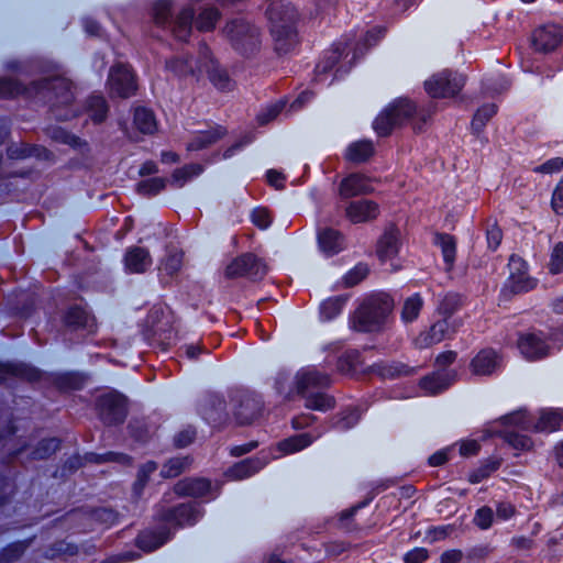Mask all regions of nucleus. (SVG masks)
I'll return each instance as SVG.
<instances>
[{
	"mask_svg": "<svg viewBox=\"0 0 563 563\" xmlns=\"http://www.w3.org/2000/svg\"><path fill=\"white\" fill-rule=\"evenodd\" d=\"M23 93L49 103L51 111L57 120L66 121L77 115L70 108L62 110L63 107H69L74 99L73 84L64 77L45 78L29 88L11 79H0V98H12Z\"/></svg>",
	"mask_w": 563,
	"mask_h": 563,
	"instance_id": "f257e3e1",
	"label": "nucleus"
},
{
	"mask_svg": "<svg viewBox=\"0 0 563 563\" xmlns=\"http://www.w3.org/2000/svg\"><path fill=\"white\" fill-rule=\"evenodd\" d=\"M505 429L500 432L503 439L515 450L526 451L531 449L532 440L521 433L522 431L554 432L563 424V411L544 409L537 421L525 410H517L500 419Z\"/></svg>",
	"mask_w": 563,
	"mask_h": 563,
	"instance_id": "f03ea898",
	"label": "nucleus"
},
{
	"mask_svg": "<svg viewBox=\"0 0 563 563\" xmlns=\"http://www.w3.org/2000/svg\"><path fill=\"white\" fill-rule=\"evenodd\" d=\"M383 27H374L366 33L357 35L356 33L347 35L345 38L334 43L332 48L323 55L316 66V79L322 81V75L330 71L341 59H347V64L354 63L364 55L366 49L375 45L384 35Z\"/></svg>",
	"mask_w": 563,
	"mask_h": 563,
	"instance_id": "7ed1b4c3",
	"label": "nucleus"
},
{
	"mask_svg": "<svg viewBox=\"0 0 563 563\" xmlns=\"http://www.w3.org/2000/svg\"><path fill=\"white\" fill-rule=\"evenodd\" d=\"M393 309V300L387 294H372L364 298L350 319L351 327L360 332L380 329Z\"/></svg>",
	"mask_w": 563,
	"mask_h": 563,
	"instance_id": "20e7f679",
	"label": "nucleus"
},
{
	"mask_svg": "<svg viewBox=\"0 0 563 563\" xmlns=\"http://www.w3.org/2000/svg\"><path fill=\"white\" fill-rule=\"evenodd\" d=\"M271 22V32L278 52H288L296 43L295 23L298 18L296 9L290 3L272 2L266 11Z\"/></svg>",
	"mask_w": 563,
	"mask_h": 563,
	"instance_id": "39448f33",
	"label": "nucleus"
},
{
	"mask_svg": "<svg viewBox=\"0 0 563 563\" xmlns=\"http://www.w3.org/2000/svg\"><path fill=\"white\" fill-rule=\"evenodd\" d=\"M172 3L168 0H158L153 4V19L158 26L169 25L174 36L186 41L191 33L194 9L184 8L174 21H169Z\"/></svg>",
	"mask_w": 563,
	"mask_h": 563,
	"instance_id": "423d86ee",
	"label": "nucleus"
},
{
	"mask_svg": "<svg viewBox=\"0 0 563 563\" xmlns=\"http://www.w3.org/2000/svg\"><path fill=\"white\" fill-rule=\"evenodd\" d=\"M415 112L416 106L410 100L400 98L377 115L373 128L379 136H387L396 126L410 119Z\"/></svg>",
	"mask_w": 563,
	"mask_h": 563,
	"instance_id": "0eeeda50",
	"label": "nucleus"
},
{
	"mask_svg": "<svg viewBox=\"0 0 563 563\" xmlns=\"http://www.w3.org/2000/svg\"><path fill=\"white\" fill-rule=\"evenodd\" d=\"M465 85L462 74L443 70L426 80L424 89L432 98H451L457 95Z\"/></svg>",
	"mask_w": 563,
	"mask_h": 563,
	"instance_id": "6e6552de",
	"label": "nucleus"
},
{
	"mask_svg": "<svg viewBox=\"0 0 563 563\" xmlns=\"http://www.w3.org/2000/svg\"><path fill=\"white\" fill-rule=\"evenodd\" d=\"M231 405L233 415L239 424L252 423L261 413L263 404L256 395L239 390L232 394Z\"/></svg>",
	"mask_w": 563,
	"mask_h": 563,
	"instance_id": "1a4fd4ad",
	"label": "nucleus"
},
{
	"mask_svg": "<svg viewBox=\"0 0 563 563\" xmlns=\"http://www.w3.org/2000/svg\"><path fill=\"white\" fill-rule=\"evenodd\" d=\"M267 273L266 264L256 255L246 253L234 258L225 268L228 278L247 277L256 280L262 279Z\"/></svg>",
	"mask_w": 563,
	"mask_h": 563,
	"instance_id": "9d476101",
	"label": "nucleus"
},
{
	"mask_svg": "<svg viewBox=\"0 0 563 563\" xmlns=\"http://www.w3.org/2000/svg\"><path fill=\"white\" fill-rule=\"evenodd\" d=\"M224 32L229 36L235 49L242 54H246L256 47L258 43V32L254 25L245 22L244 20H233L228 23Z\"/></svg>",
	"mask_w": 563,
	"mask_h": 563,
	"instance_id": "9b49d317",
	"label": "nucleus"
},
{
	"mask_svg": "<svg viewBox=\"0 0 563 563\" xmlns=\"http://www.w3.org/2000/svg\"><path fill=\"white\" fill-rule=\"evenodd\" d=\"M509 277L505 287L512 294L527 292L536 288L537 279L529 276L528 265L520 256L512 254L508 262Z\"/></svg>",
	"mask_w": 563,
	"mask_h": 563,
	"instance_id": "f8f14e48",
	"label": "nucleus"
},
{
	"mask_svg": "<svg viewBox=\"0 0 563 563\" xmlns=\"http://www.w3.org/2000/svg\"><path fill=\"white\" fill-rule=\"evenodd\" d=\"M108 85L110 92L121 98L133 96L137 89L135 75L125 64H117L111 67Z\"/></svg>",
	"mask_w": 563,
	"mask_h": 563,
	"instance_id": "ddd939ff",
	"label": "nucleus"
},
{
	"mask_svg": "<svg viewBox=\"0 0 563 563\" xmlns=\"http://www.w3.org/2000/svg\"><path fill=\"white\" fill-rule=\"evenodd\" d=\"M98 410L106 424L122 423L126 417V400L117 393H109L99 397Z\"/></svg>",
	"mask_w": 563,
	"mask_h": 563,
	"instance_id": "4468645a",
	"label": "nucleus"
},
{
	"mask_svg": "<svg viewBox=\"0 0 563 563\" xmlns=\"http://www.w3.org/2000/svg\"><path fill=\"white\" fill-rule=\"evenodd\" d=\"M203 516L201 506L197 503L180 504L163 514L162 520L176 526H194Z\"/></svg>",
	"mask_w": 563,
	"mask_h": 563,
	"instance_id": "2eb2a0df",
	"label": "nucleus"
},
{
	"mask_svg": "<svg viewBox=\"0 0 563 563\" xmlns=\"http://www.w3.org/2000/svg\"><path fill=\"white\" fill-rule=\"evenodd\" d=\"M174 492L178 496L209 499H214L219 495V488L213 487L207 478H184L175 484Z\"/></svg>",
	"mask_w": 563,
	"mask_h": 563,
	"instance_id": "dca6fc26",
	"label": "nucleus"
},
{
	"mask_svg": "<svg viewBox=\"0 0 563 563\" xmlns=\"http://www.w3.org/2000/svg\"><path fill=\"white\" fill-rule=\"evenodd\" d=\"M455 332V327L448 318L434 322L429 330L421 332L415 339L418 349H427L450 338Z\"/></svg>",
	"mask_w": 563,
	"mask_h": 563,
	"instance_id": "f3484780",
	"label": "nucleus"
},
{
	"mask_svg": "<svg viewBox=\"0 0 563 563\" xmlns=\"http://www.w3.org/2000/svg\"><path fill=\"white\" fill-rule=\"evenodd\" d=\"M132 459L123 453H117V452H107L104 454H97V453H87L84 457L79 455H74L65 463V468L69 472L76 471L80 466H82L85 463H96V464H102V463H118L122 465H129L131 464Z\"/></svg>",
	"mask_w": 563,
	"mask_h": 563,
	"instance_id": "a211bd4d",
	"label": "nucleus"
},
{
	"mask_svg": "<svg viewBox=\"0 0 563 563\" xmlns=\"http://www.w3.org/2000/svg\"><path fill=\"white\" fill-rule=\"evenodd\" d=\"M563 40V31L556 24H545L533 32L532 42L537 51L551 52Z\"/></svg>",
	"mask_w": 563,
	"mask_h": 563,
	"instance_id": "6ab92c4d",
	"label": "nucleus"
},
{
	"mask_svg": "<svg viewBox=\"0 0 563 563\" xmlns=\"http://www.w3.org/2000/svg\"><path fill=\"white\" fill-rule=\"evenodd\" d=\"M201 55L203 58V71L212 85L222 91H229L233 88V81L225 70L221 69L218 64L212 59L210 49L207 46L201 47Z\"/></svg>",
	"mask_w": 563,
	"mask_h": 563,
	"instance_id": "aec40b11",
	"label": "nucleus"
},
{
	"mask_svg": "<svg viewBox=\"0 0 563 563\" xmlns=\"http://www.w3.org/2000/svg\"><path fill=\"white\" fill-rule=\"evenodd\" d=\"M373 191L369 178L360 173L344 177L339 185V195L343 199L366 195Z\"/></svg>",
	"mask_w": 563,
	"mask_h": 563,
	"instance_id": "412c9836",
	"label": "nucleus"
},
{
	"mask_svg": "<svg viewBox=\"0 0 563 563\" xmlns=\"http://www.w3.org/2000/svg\"><path fill=\"white\" fill-rule=\"evenodd\" d=\"M345 214L353 223L368 222L378 217L379 206L368 199L352 201L347 205Z\"/></svg>",
	"mask_w": 563,
	"mask_h": 563,
	"instance_id": "4be33fe9",
	"label": "nucleus"
},
{
	"mask_svg": "<svg viewBox=\"0 0 563 563\" xmlns=\"http://www.w3.org/2000/svg\"><path fill=\"white\" fill-rule=\"evenodd\" d=\"M330 385V376L314 367L300 369L296 375V388L298 394L305 395L311 388L327 387Z\"/></svg>",
	"mask_w": 563,
	"mask_h": 563,
	"instance_id": "5701e85b",
	"label": "nucleus"
},
{
	"mask_svg": "<svg viewBox=\"0 0 563 563\" xmlns=\"http://www.w3.org/2000/svg\"><path fill=\"white\" fill-rule=\"evenodd\" d=\"M268 461L269 457L266 454L246 459L230 467L225 475L230 479H244L261 471Z\"/></svg>",
	"mask_w": 563,
	"mask_h": 563,
	"instance_id": "b1692460",
	"label": "nucleus"
},
{
	"mask_svg": "<svg viewBox=\"0 0 563 563\" xmlns=\"http://www.w3.org/2000/svg\"><path fill=\"white\" fill-rule=\"evenodd\" d=\"M518 347L528 360H539L548 355V345L540 334L527 333L519 338Z\"/></svg>",
	"mask_w": 563,
	"mask_h": 563,
	"instance_id": "393cba45",
	"label": "nucleus"
},
{
	"mask_svg": "<svg viewBox=\"0 0 563 563\" xmlns=\"http://www.w3.org/2000/svg\"><path fill=\"white\" fill-rule=\"evenodd\" d=\"M501 358L493 349L479 351L471 362L475 375H490L500 367Z\"/></svg>",
	"mask_w": 563,
	"mask_h": 563,
	"instance_id": "a878e982",
	"label": "nucleus"
},
{
	"mask_svg": "<svg viewBox=\"0 0 563 563\" xmlns=\"http://www.w3.org/2000/svg\"><path fill=\"white\" fill-rule=\"evenodd\" d=\"M152 265L150 252L140 246L131 247L124 255L125 271L131 274H141L146 272Z\"/></svg>",
	"mask_w": 563,
	"mask_h": 563,
	"instance_id": "bb28decb",
	"label": "nucleus"
},
{
	"mask_svg": "<svg viewBox=\"0 0 563 563\" xmlns=\"http://www.w3.org/2000/svg\"><path fill=\"white\" fill-rule=\"evenodd\" d=\"M454 371L434 372L420 380V387L427 395H435L445 390L455 380Z\"/></svg>",
	"mask_w": 563,
	"mask_h": 563,
	"instance_id": "cd10ccee",
	"label": "nucleus"
},
{
	"mask_svg": "<svg viewBox=\"0 0 563 563\" xmlns=\"http://www.w3.org/2000/svg\"><path fill=\"white\" fill-rule=\"evenodd\" d=\"M170 539V530H141L135 542L144 552H152Z\"/></svg>",
	"mask_w": 563,
	"mask_h": 563,
	"instance_id": "c85d7f7f",
	"label": "nucleus"
},
{
	"mask_svg": "<svg viewBox=\"0 0 563 563\" xmlns=\"http://www.w3.org/2000/svg\"><path fill=\"white\" fill-rule=\"evenodd\" d=\"M399 252V234L396 230H387L377 243V256L382 263L394 260Z\"/></svg>",
	"mask_w": 563,
	"mask_h": 563,
	"instance_id": "c756f323",
	"label": "nucleus"
},
{
	"mask_svg": "<svg viewBox=\"0 0 563 563\" xmlns=\"http://www.w3.org/2000/svg\"><path fill=\"white\" fill-rule=\"evenodd\" d=\"M224 133L225 130L221 126L211 128L206 131H197L188 142L187 150L190 152L203 150L220 140Z\"/></svg>",
	"mask_w": 563,
	"mask_h": 563,
	"instance_id": "7c9ffc66",
	"label": "nucleus"
},
{
	"mask_svg": "<svg viewBox=\"0 0 563 563\" xmlns=\"http://www.w3.org/2000/svg\"><path fill=\"white\" fill-rule=\"evenodd\" d=\"M320 250L328 256L334 255L343 250L344 239L333 229H323L318 233Z\"/></svg>",
	"mask_w": 563,
	"mask_h": 563,
	"instance_id": "2f4dec72",
	"label": "nucleus"
},
{
	"mask_svg": "<svg viewBox=\"0 0 563 563\" xmlns=\"http://www.w3.org/2000/svg\"><path fill=\"white\" fill-rule=\"evenodd\" d=\"M374 154V144L369 140H360L349 144L344 152V158L351 163H363Z\"/></svg>",
	"mask_w": 563,
	"mask_h": 563,
	"instance_id": "473e14b6",
	"label": "nucleus"
},
{
	"mask_svg": "<svg viewBox=\"0 0 563 563\" xmlns=\"http://www.w3.org/2000/svg\"><path fill=\"white\" fill-rule=\"evenodd\" d=\"M10 159H24L27 157H36L41 159H49L51 152L43 146H31L25 143L12 144L7 151Z\"/></svg>",
	"mask_w": 563,
	"mask_h": 563,
	"instance_id": "72a5a7b5",
	"label": "nucleus"
},
{
	"mask_svg": "<svg viewBox=\"0 0 563 563\" xmlns=\"http://www.w3.org/2000/svg\"><path fill=\"white\" fill-rule=\"evenodd\" d=\"M166 67L180 77L187 75H201L203 73V58L200 54V58L195 63V65L192 59L173 58L167 62Z\"/></svg>",
	"mask_w": 563,
	"mask_h": 563,
	"instance_id": "f704fd0d",
	"label": "nucleus"
},
{
	"mask_svg": "<svg viewBox=\"0 0 563 563\" xmlns=\"http://www.w3.org/2000/svg\"><path fill=\"white\" fill-rule=\"evenodd\" d=\"M434 244L441 249L443 261L446 269L451 271L455 263L456 256V240L453 235L448 233H438L434 238Z\"/></svg>",
	"mask_w": 563,
	"mask_h": 563,
	"instance_id": "c9c22d12",
	"label": "nucleus"
},
{
	"mask_svg": "<svg viewBox=\"0 0 563 563\" xmlns=\"http://www.w3.org/2000/svg\"><path fill=\"white\" fill-rule=\"evenodd\" d=\"M133 122L135 128L143 134H153L157 130V122L153 111L145 107L135 108Z\"/></svg>",
	"mask_w": 563,
	"mask_h": 563,
	"instance_id": "e433bc0d",
	"label": "nucleus"
},
{
	"mask_svg": "<svg viewBox=\"0 0 563 563\" xmlns=\"http://www.w3.org/2000/svg\"><path fill=\"white\" fill-rule=\"evenodd\" d=\"M349 300L347 296L330 297L320 305V318L322 321H331L343 310Z\"/></svg>",
	"mask_w": 563,
	"mask_h": 563,
	"instance_id": "4c0bfd02",
	"label": "nucleus"
},
{
	"mask_svg": "<svg viewBox=\"0 0 563 563\" xmlns=\"http://www.w3.org/2000/svg\"><path fill=\"white\" fill-rule=\"evenodd\" d=\"M314 441L309 433L292 435L278 443L277 450L284 454H292L309 446Z\"/></svg>",
	"mask_w": 563,
	"mask_h": 563,
	"instance_id": "58836bf2",
	"label": "nucleus"
},
{
	"mask_svg": "<svg viewBox=\"0 0 563 563\" xmlns=\"http://www.w3.org/2000/svg\"><path fill=\"white\" fill-rule=\"evenodd\" d=\"M65 324L70 328H88L91 329L93 325V319L90 314L81 307L75 306L67 310L64 317Z\"/></svg>",
	"mask_w": 563,
	"mask_h": 563,
	"instance_id": "ea45409f",
	"label": "nucleus"
},
{
	"mask_svg": "<svg viewBox=\"0 0 563 563\" xmlns=\"http://www.w3.org/2000/svg\"><path fill=\"white\" fill-rule=\"evenodd\" d=\"M423 307V299L421 298L420 294L416 292L411 296H409L405 302L401 310V320L405 323H410L415 321L421 309Z\"/></svg>",
	"mask_w": 563,
	"mask_h": 563,
	"instance_id": "a19ab883",
	"label": "nucleus"
},
{
	"mask_svg": "<svg viewBox=\"0 0 563 563\" xmlns=\"http://www.w3.org/2000/svg\"><path fill=\"white\" fill-rule=\"evenodd\" d=\"M203 172L200 164H189L184 167L177 168L172 175V183L176 187H183L188 180L199 176Z\"/></svg>",
	"mask_w": 563,
	"mask_h": 563,
	"instance_id": "79ce46f5",
	"label": "nucleus"
},
{
	"mask_svg": "<svg viewBox=\"0 0 563 563\" xmlns=\"http://www.w3.org/2000/svg\"><path fill=\"white\" fill-rule=\"evenodd\" d=\"M497 112V107L494 103L484 104L481 107L473 117L472 120V129L474 132L479 133L486 123L493 118Z\"/></svg>",
	"mask_w": 563,
	"mask_h": 563,
	"instance_id": "37998d69",
	"label": "nucleus"
},
{
	"mask_svg": "<svg viewBox=\"0 0 563 563\" xmlns=\"http://www.w3.org/2000/svg\"><path fill=\"white\" fill-rule=\"evenodd\" d=\"M88 110L91 112L90 117L96 123L102 122L108 112L106 99L102 96L93 95L87 101Z\"/></svg>",
	"mask_w": 563,
	"mask_h": 563,
	"instance_id": "c03bdc74",
	"label": "nucleus"
},
{
	"mask_svg": "<svg viewBox=\"0 0 563 563\" xmlns=\"http://www.w3.org/2000/svg\"><path fill=\"white\" fill-rule=\"evenodd\" d=\"M305 406L308 409L327 411L334 406V399L324 393H316L306 396Z\"/></svg>",
	"mask_w": 563,
	"mask_h": 563,
	"instance_id": "a18cd8bd",
	"label": "nucleus"
},
{
	"mask_svg": "<svg viewBox=\"0 0 563 563\" xmlns=\"http://www.w3.org/2000/svg\"><path fill=\"white\" fill-rule=\"evenodd\" d=\"M166 186V179L163 177H153L144 179L136 185L137 192L143 196H155Z\"/></svg>",
	"mask_w": 563,
	"mask_h": 563,
	"instance_id": "49530a36",
	"label": "nucleus"
},
{
	"mask_svg": "<svg viewBox=\"0 0 563 563\" xmlns=\"http://www.w3.org/2000/svg\"><path fill=\"white\" fill-rule=\"evenodd\" d=\"M189 465L188 457H173L168 460L161 470L164 478H173L178 476Z\"/></svg>",
	"mask_w": 563,
	"mask_h": 563,
	"instance_id": "de8ad7c7",
	"label": "nucleus"
},
{
	"mask_svg": "<svg viewBox=\"0 0 563 563\" xmlns=\"http://www.w3.org/2000/svg\"><path fill=\"white\" fill-rule=\"evenodd\" d=\"M220 13L214 8H207L200 12L197 18L196 26L199 31H211L218 22Z\"/></svg>",
	"mask_w": 563,
	"mask_h": 563,
	"instance_id": "09e8293b",
	"label": "nucleus"
},
{
	"mask_svg": "<svg viewBox=\"0 0 563 563\" xmlns=\"http://www.w3.org/2000/svg\"><path fill=\"white\" fill-rule=\"evenodd\" d=\"M157 468V464L153 461L146 462L143 464L139 472L136 481L133 485V490L136 496H140L144 487L146 486L148 478L152 473H154Z\"/></svg>",
	"mask_w": 563,
	"mask_h": 563,
	"instance_id": "8fccbe9b",
	"label": "nucleus"
},
{
	"mask_svg": "<svg viewBox=\"0 0 563 563\" xmlns=\"http://www.w3.org/2000/svg\"><path fill=\"white\" fill-rule=\"evenodd\" d=\"M59 448V441L55 438L42 440L36 449L32 452V457L43 460L51 456Z\"/></svg>",
	"mask_w": 563,
	"mask_h": 563,
	"instance_id": "3c124183",
	"label": "nucleus"
},
{
	"mask_svg": "<svg viewBox=\"0 0 563 563\" xmlns=\"http://www.w3.org/2000/svg\"><path fill=\"white\" fill-rule=\"evenodd\" d=\"M549 272L553 275L563 273V243L558 242L553 245L548 263Z\"/></svg>",
	"mask_w": 563,
	"mask_h": 563,
	"instance_id": "603ef678",
	"label": "nucleus"
},
{
	"mask_svg": "<svg viewBox=\"0 0 563 563\" xmlns=\"http://www.w3.org/2000/svg\"><path fill=\"white\" fill-rule=\"evenodd\" d=\"M368 274V267L366 264H357L353 268H351L343 276V284L346 287H353L361 283Z\"/></svg>",
	"mask_w": 563,
	"mask_h": 563,
	"instance_id": "864d4df0",
	"label": "nucleus"
},
{
	"mask_svg": "<svg viewBox=\"0 0 563 563\" xmlns=\"http://www.w3.org/2000/svg\"><path fill=\"white\" fill-rule=\"evenodd\" d=\"M461 298L457 294H445L439 303L438 310L441 314L450 317L459 307Z\"/></svg>",
	"mask_w": 563,
	"mask_h": 563,
	"instance_id": "5fc2aeb1",
	"label": "nucleus"
},
{
	"mask_svg": "<svg viewBox=\"0 0 563 563\" xmlns=\"http://www.w3.org/2000/svg\"><path fill=\"white\" fill-rule=\"evenodd\" d=\"M183 265V253L178 251L169 252L162 262L161 269L165 271L168 275L177 273Z\"/></svg>",
	"mask_w": 563,
	"mask_h": 563,
	"instance_id": "6e6d98bb",
	"label": "nucleus"
},
{
	"mask_svg": "<svg viewBox=\"0 0 563 563\" xmlns=\"http://www.w3.org/2000/svg\"><path fill=\"white\" fill-rule=\"evenodd\" d=\"M91 517L97 522H100V523H106V525H110V526L120 523L119 514L117 511H114L110 508H106V507L95 509L91 514Z\"/></svg>",
	"mask_w": 563,
	"mask_h": 563,
	"instance_id": "4d7b16f0",
	"label": "nucleus"
},
{
	"mask_svg": "<svg viewBox=\"0 0 563 563\" xmlns=\"http://www.w3.org/2000/svg\"><path fill=\"white\" fill-rule=\"evenodd\" d=\"M285 104V101H279L265 108L257 115L258 123L263 125L274 120L282 112Z\"/></svg>",
	"mask_w": 563,
	"mask_h": 563,
	"instance_id": "13d9d810",
	"label": "nucleus"
},
{
	"mask_svg": "<svg viewBox=\"0 0 563 563\" xmlns=\"http://www.w3.org/2000/svg\"><path fill=\"white\" fill-rule=\"evenodd\" d=\"M26 545L22 542L12 543L4 548L1 552L2 562H11L19 559L25 551Z\"/></svg>",
	"mask_w": 563,
	"mask_h": 563,
	"instance_id": "bf43d9fd",
	"label": "nucleus"
},
{
	"mask_svg": "<svg viewBox=\"0 0 563 563\" xmlns=\"http://www.w3.org/2000/svg\"><path fill=\"white\" fill-rule=\"evenodd\" d=\"M563 169V158L553 157L544 162L543 164L533 168L534 173L538 174H553L559 173Z\"/></svg>",
	"mask_w": 563,
	"mask_h": 563,
	"instance_id": "052dcab7",
	"label": "nucleus"
},
{
	"mask_svg": "<svg viewBox=\"0 0 563 563\" xmlns=\"http://www.w3.org/2000/svg\"><path fill=\"white\" fill-rule=\"evenodd\" d=\"M251 219L254 225L260 229H267L272 223V217L266 208H255L252 211Z\"/></svg>",
	"mask_w": 563,
	"mask_h": 563,
	"instance_id": "680f3d73",
	"label": "nucleus"
},
{
	"mask_svg": "<svg viewBox=\"0 0 563 563\" xmlns=\"http://www.w3.org/2000/svg\"><path fill=\"white\" fill-rule=\"evenodd\" d=\"M494 511L490 507H482L479 508L474 517V521L478 528H489L494 522Z\"/></svg>",
	"mask_w": 563,
	"mask_h": 563,
	"instance_id": "e2e57ef3",
	"label": "nucleus"
},
{
	"mask_svg": "<svg viewBox=\"0 0 563 563\" xmlns=\"http://www.w3.org/2000/svg\"><path fill=\"white\" fill-rule=\"evenodd\" d=\"M551 205L556 214H563V177L553 191Z\"/></svg>",
	"mask_w": 563,
	"mask_h": 563,
	"instance_id": "0e129e2a",
	"label": "nucleus"
},
{
	"mask_svg": "<svg viewBox=\"0 0 563 563\" xmlns=\"http://www.w3.org/2000/svg\"><path fill=\"white\" fill-rule=\"evenodd\" d=\"M196 438V430L191 427H187L181 430L175 437V445L178 448H185L189 445Z\"/></svg>",
	"mask_w": 563,
	"mask_h": 563,
	"instance_id": "69168bd1",
	"label": "nucleus"
},
{
	"mask_svg": "<svg viewBox=\"0 0 563 563\" xmlns=\"http://www.w3.org/2000/svg\"><path fill=\"white\" fill-rule=\"evenodd\" d=\"M486 239L488 247L495 251L500 245L503 240V232L500 228L497 225H492L488 228L486 232Z\"/></svg>",
	"mask_w": 563,
	"mask_h": 563,
	"instance_id": "338daca9",
	"label": "nucleus"
},
{
	"mask_svg": "<svg viewBox=\"0 0 563 563\" xmlns=\"http://www.w3.org/2000/svg\"><path fill=\"white\" fill-rule=\"evenodd\" d=\"M429 556L424 548H415L407 552L404 556L405 563H423Z\"/></svg>",
	"mask_w": 563,
	"mask_h": 563,
	"instance_id": "774afa93",
	"label": "nucleus"
}]
</instances>
